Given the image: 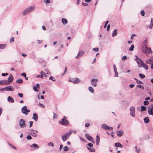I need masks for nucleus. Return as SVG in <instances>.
I'll list each match as a JSON object with an SVG mask.
<instances>
[{
    "instance_id": "nucleus-1",
    "label": "nucleus",
    "mask_w": 153,
    "mask_h": 153,
    "mask_svg": "<svg viewBox=\"0 0 153 153\" xmlns=\"http://www.w3.org/2000/svg\"><path fill=\"white\" fill-rule=\"evenodd\" d=\"M143 45L142 46V51L147 55L148 54H152V51H151V48L147 47V42L146 40H145L143 42Z\"/></svg>"
},
{
    "instance_id": "nucleus-2",
    "label": "nucleus",
    "mask_w": 153,
    "mask_h": 153,
    "mask_svg": "<svg viewBox=\"0 0 153 153\" xmlns=\"http://www.w3.org/2000/svg\"><path fill=\"white\" fill-rule=\"evenodd\" d=\"M35 10V7L31 6L25 9L22 12V14L23 16H25Z\"/></svg>"
},
{
    "instance_id": "nucleus-3",
    "label": "nucleus",
    "mask_w": 153,
    "mask_h": 153,
    "mask_svg": "<svg viewBox=\"0 0 153 153\" xmlns=\"http://www.w3.org/2000/svg\"><path fill=\"white\" fill-rule=\"evenodd\" d=\"M72 133V130H70L68 132L64 134L62 137V140L64 142L65 141L68 139L69 137Z\"/></svg>"
},
{
    "instance_id": "nucleus-4",
    "label": "nucleus",
    "mask_w": 153,
    "mask_h": 153,
    "mask_svg": "<svg viewBox=\"0 0 153 153\" xmlns=\"http://www.w3.org/2000/svg\"><path fill=\"white\" fill-rule=\"evenodd\" d=\"M66 118V117L64 116L61 120L59 121V123L64 126H66L68 125L69 122L68 120L65 119Z\"/></svg>"
},
{
    "instance_id": "nucleus-5",
    "label": "nucleus",
    "mask_w": 153,
    "mask_h": 153,
    "mask_svg": "<svg viewBox=\"0 0 153 153\" xmlns=\"http://www.w3.org/2000/svg\"><path fill=\"white\" fill-rule=\"evenodd\" d=\"M21 111L22 112L26 115H27L30 111L29 110L27 109V107L26 106H24L22 108Z\"/></svg>"
},
{
    "instance_id": "nucleus-6",
    "label": "nucleus",
    "mask_w": 153,
    "mask_h": 153,
    "mask_svg": "<svg viewBox=\"0 0 153 153\" xmlns=\"http://www.w3.org/2000/svg\"><path fill=\"white\" fill-rule=\"evenodd\" d=\"M25 122V121L23 119H21L20 120L19 123V125L20 128H24L26 126Z\"/></svg>"
},
{
    "instance_id": "nucleus-7",
    "label": "nucleus",
    "mask_w": 153,
    "mask_h": 153,
    "mask_svg": "<svg viewBox=\"0 0 153 153\" xmlns=\"http://www.w3.org/2000/svg\"><path fill=\"white\" fill-rule=\"evenodd\" d=\"M102 128L105 130H111L113 128L112 127H109L106 125L105 124H102L101 126Z\"/></svg>"
},
{
    "instance_id": "nucleus-8",
    "label": "nucleus",
    "mask_w": 153,
    "mask_h": 153,
    "mask_svg": "<svg viewBox=\"0 0 153 153\" xmlns=\"http://www.w3.org/2000/svg\"><path fill=\"white\" fill-rule=\"evenodd\" d=\"M85 52L83 51H79L77 55L75 57V58L76 59H78L81 57L84 54Z\"/></svg>"
},
{
    "instance_id": "nucleus-9",
    "label": "nucleus",
    "mask_w": 153,
    "mask_h": 153,
    "mask_svg": "<svg viewBox=\"0 0 153 153\" xmlns=\"http://www.w3.org/2000/svg\"><path fill=\"white\" fill-rule=\"evenodd\" d=\"M13 77L12 74H10L8 80H7L8 85L10 84V83L13 81Z\"/></svg>"
},
{
    "instance_id": "nucleus-10",
    "label": "nucleus",
    "mask_w": 153,
    "mask_h": 153,
    "mask_svg": "<svg viewBox=\"0 0 153 153\" xmlns=\"http://www.w3.org/2000/svg\"><path fill=\"white\" fill-rule=\"evenodd\" d=\"M85 136L87 139L89 140H90L91 142L93 143H94L93 137L90 136L88 134H85Z\"/></svg>"
},
{
    "instance_id": "nucleus-11",
    "label": "nucleus",
    "mask_w": 153,
    "mask_h": 153,
    "mask_svg": "<svg viewBox=\"0 0 153 153\" xmlns=\"http://www.w3.org/2000/svg\"><path fill=\"white\" fill-rule=\"evenodd\" d=\"M98 81V80L97 79H92L91 80V83L92 85L94 87H96L97 86L96 83Z\"/></svg>"
},
{
    "instance_id": "nucleus-12",
    "label": "nucleus",
    "mask_w": 153,
    "mask_h": 153,
    "mask_svg": "<svg viewBox=\"0 0 153 153\" xmlns=\"http://www.w3.org/2000/svg\"><path fill=\"white\" fill-rule=\"evenodd\" d=\"M6 88V91H13L14 90L15 88L12 86H8L7 87H5Z\"/></svg>"
},
{
    "instance_id": "nucleus-13",
    "label": "nucleus",
    "mask_w": 153,
    "mask_h": 153,
    "mask_svg": "<svg viewBox=\"0 0 153 153\" xmlns=\"http://www.w3.org/2000/svg\"><path fill=\"white\" fill-rule=\"evenodd\" d=\"M140 62L141 63V64L143 66H140V67H143L146 70H148V66L144 62H143L142 60H140Z\"/></svg>"
},
{
    "instance_id": "nucleus-14",
    "label": "nucleus",
    "mask_w": 153,
    "mask_h": 153,
    "mask_svg": "<svg viewBox=\"0 0 153 153\" xmlns=\"http://www.w3.org/2000/svg\"><path fill=\"white\" fill-rule=\"evenodd\" d=\"M69 81L71 82H73L75 84L79 83L81 82V80L78 78H76L75 80H69Z\"/></svg>"
},
{
    "instance_id": "nucleus-15",
    "label": "nucleus",
    "mask_w": 153,
    "mask_h": 153,
    "mask_svg": "<svg viewBox=\"0 0 153 153\" xmlns=\"http://www.w3.org/2000/svg\"><path fill=\"white\" fill-rule=\"evenodd\" d=\"M95 139H96V145L97 146H98L99 145L100 141V137L98 135H97Z\"/></svg>"
},
{
    "instance_id": "nucleus-16",
    "label": "nucleus",
    "mask_w": 153,
    "mask_h": 153,
    "mask_svg": "<svg viewBox=\"0 0 153 153\" xmlns=\"http://www.w3.org/2000/svg\"><path fill=\"white\" fill-rule=\"evenodd\" d=\"M145 63L147 64H152L153 63V59H150L145 61Z\"/></svg>"
},
{
    "instance_id": "nucleus-17",
    "label": "nucleus",
    "mask_w": 153,
    "mask_h": 153,
    "mask_svg": "<svg viewBox=\"0 0 153 153\" xmlns=\"http://www.w3.org/2000/svg\"><path fill=\"white\" fill-rule=\"evenodd\" d=\"M32 119L36 121L38 119V116L36 113H34L33 114Z\"/></svg>"
},
{
    "instance_id": "nucleus-18",
    "label": "nucleus",
    "mask_w": 153,
    "mask_h": 153,
    "mask_svg": "<svg viewBox=\"0 0 153 153\" xmlns=\"http://www.w3.org/2000/svg\"><path fill=\"white\" fill-rule=\"evenodd\" d=\"M30 146L31 147H33L36 149H37L39 148L38 145L35 143L33 144L32 145H30Z\"/></svg>"
},
{
    "instance_id": "nucleus-19",
    "label": "nucleus",
    "mask_w": 153,
    "mask_h": 153,
    "mask_svg": "<svg viewBox=\"0 0 153 153\" xmlns=\"http://www.w3.org/2000/svg\"><path fill=\"white\" fill-rule=\"evenodd\" d=\"M117 29H115L113 31L112 34V37H114L117 34Z\"/></svg>"
},
{
    "instance_id": "nucleus-20",
    "label": "nucleus",
    "mask_w": 153,
    "mask_h": 153,
    "mask_svg": "<svg viewBox=\"0 0 153 153\" xmlns=\"http://www.w3.org/2000/svg\"><path fill=\"white\" fill-rule=\"evenodd\" d=\"M117 135L118 136L121 137L123 133V132L122 130H120L117 131Z\"/></svg>"
},
{
    "instance_id": "nucleus-21",
    "label": "nucleus",
    "mask_w": 153,
    "mask_h": 153,
    "mask_svg": "<svg viewBox=\"0 0 153 153\" xmlns=\"http://www.w3.org/2000/svg\"><path fill=\"white\" fill-rule=\"evenodd\" d=\"M115 146L117 147H120L122 148L123 147V145L119 143H115Z\"/></svg>"
},
{
    "instance_id": "nucleus-22",
    "label": "nucleus",
    "mask_w": 153,
    "mask_h": 153,
    "mask_svg": "<svg viewBox=\"0 0 153 153\" xmlns=\"http://www.w3.org/2000/svg\"><path fill=\"white\" fill-rule=\"evenodd\" d=\"M7 101L9 102H11L12 103L14 102L13 99L11 97H8L7 98Z\"/></svg>"
},
{
    "instance_id": "nucleus-23",
    "label": "nucleus",
    "mask_w": 153,
    "mask_h": 153,
    "mask_svg": "<svg viewBox=\"0 0 153 153\" xmlns=\"http://www.w3.org/2000/svg\"><path fill=\"white\" fill-rule=\"evenodd\" d=\"M134 60L137 62V64H140L139 61L140 62V60H141L138 58L137 56H135V58L134 59Z\"/></svg>"
},
{
    "instance_id": "nucleus-24",
    "label": "nucleus",
    "mask_w": 153,
    "mask_h": 153,
    "mask_svg": "<svg viewBox=\"0 0 153 153\" xmlns=\"http://www.w3.org/2000/svg\"><path fill=\"white\" fill-rule=\"evenodd\" d=\"M62 22L63 25H65L67 23L68 21L66 19L64 18H62Z\"/></svg>"
},
{
    "instance_id": "nucleus-25",
    "label": "nucleus",
    "mask_w": 153,
    "mask_h": 153,
    "mask_svg": "<svg viewBox=\"0 0 153 153\" xmlns=\"http://www.w3.org/2000/svg\"><path fill=\"white\" fill-rule=\"evenodd\" d=\"M0 82H2L1 84H3V85H8L7 80H1Z\"/></svg>"
},
{
    "instance_id": "nucleus-26",
    "label": "nucleus",
    "mask_w": 153,
    "mask_h": 153,
    "mask_svg": "<svg viewBox=\"0 0 153 153\" xmlns=\"http://www.w3.org/2000/svg\"><path fill=\"white\" fill-rule=\"evenodd\" d=\"M144 122L146 123H149V120L148 117H146L144 119Z\"/></svg>"
},
{
    "instance_id": "nucleus-27",
    "label": "nucleus",
    "mask_w": 153,
    "mask_h": 153,
    "mask_svg": "<svg viewBox=\"0 0 153 153\" xmlns=\"http://www.w3.org/2000/svg\"><path fill=\"white\" fill-rule=\"evenodd\" d=\"M87 148L90 152H94L95 151V150L94 148H91L87 146Z\"/></svg>"
},
{
    "instance_id": "nucleus-28",
    "label": "nucleus",
    "mask_w": 153,
    "mask_h": 153,
    "mask_svg": "<svg viewBox=\"0 0 153 153\" xmlns=\"http://www.w3.org/2000/svg\"><path fill=\"white\" fill-rule=\"evenodd\" d=\"M30 134L34 137H36L37 136V134L35 132H30Z\"/></svg>"
},
{
    "instance_id": "nucleus-29",
    "label": "nucleus",
    "mask_w": 153,
    "mask_h": 153,
    "mask_svg": "<svg viewBox=\"0 0 153 153\" xmlns=\"http://www.w3.org/2000/svg\"><path fill=\"white\" fill-rule=\"evenodd\" d=\"M148 112L149 114L153 116V110L148 108Z\"/></svg>"
},
{
    "instance_id": "nucleus-30",
    "label": "nucleus",
    "mask_w": 153,
    "mask_h": 153,
    "mask_svg": "<svg viewBox=\"0 0 153 153\" xmlns=\"http://www.w3.org/2000/svg\"><path fill=\"white\" fill-rule=\"evenodd\" d=\"M130 111L131 112H134L135 111V108L134 106H132L130 107L129 109Z\"/></svg>"
},
{
    "instance_id": "nucleus-31",
    "label": "nucleus",
    "mask_w": 153,
    "mask_h": 153,
    "mask_svg": "<svg viewBox=\"0 0 153 153\" xmlns=\"http://www.w3.org/2000/svg\"><path fill=\"white\" fill-rule=\"evenodd\" d=\"M88 90L89 91L93 93L94 92V89L91 86H90L88 88Z\"/></svg>"
},
{
    "instance_id": "nucleus-32",
    "label": "nucleus",
    "mask_w": 153,
    "mask_h": 153,
    "mask_svg": "<svg viewBox=\"0 0 153 153\" xmlns=\"http://www.w3.org/2000/svg\"><path fill=\"white\" fill-rule=\"evenodd\" d=\"M146 110V108L144 106H141V109L140 111H145Z\"/></svg>"
},
{
    "instance_id": "nucleus-33",
    "label": "nucleus",
    "mask_w": 153,
    "mask_h": 153,
    "mask_svg": "<svg viewBox=\"0 0 153 153\" xmlns=\"http://www.w3.org/2000/svg\"><path fill=\"white\" fill-rule=\"evenodd\" d=\"M6 45L4 44H0V49H4L6 47Z\"/></svg>"
},
{
    "instance_id": "nucleus-34",
    "label": "nucleus",
    "mask_w": 153,
    "mask_h": 153,
    "mask_svg": "<svg viewBox=\"0 0 153 153\" xmlns=\"http://www.w3.org/2000/svg\"><path fill=\"white\" fill-rule=\"evenodd\" d=\"M21 75L22 76H24L26 80H27L28 77H26V74L25 73H22L21 74Z\"/></svg>"
},
{
    "instance_id": "nucleus-35",
    "label": "nucleus",
    "mask_w": 153,
    "mask_h": 153,
    "mask_svg": "<svg viewBox=\"0 0 153 153\" xmlns=\"http://www.w3.org/2000/svg\"><path fill=\"white\" fill-rule=\"evenodd\" d=\"M16 82L19 83H21L23 82V80L22 79H19L16 81Z\"/></svg>"
},
{
    "instance_id": "nucleus-36",
    "label": "nucleus",
    "mask_w": 153,
    "mask_h": 153,
    "mask_svg": "<svg viewBox=\"0 0 153 153\" xmlns=\"http://www.w3.org/2000/svg\"><path fill=\"white\" fill-rule=\"evenodd\" d=\"M134 45H131V47L129 48V50L130 51H133L134 49Z\"/></svg>"
},
{
    "instance_id": "nucleus-37",
    "label": "nucleus",
    "mask_w": 153,
    "mask_h": 153,
    "mask_svg": "<svg viewBox=\"0 0 153 153\" xmlns=\"http://www.w3.org/2000/svg\"><path fill=\"white\" fill-rule=\"evenodd\" d=\"M140 77L142 79H143L145 77V75L143 74H139Z\"/></svg>"
},
{
    "instance_id": "nucleus-38",
    "label": "nucleus",
    "mask_w": 153,
    "mask_h": 153,
    "mask_svg": "<svg viewBox=\"0 0 153 153\" xmlns=\"http://www.w3.org/2000/svg\"><path fill=\"white\" fill-rule=\"evenodd\" d=\"M141 14L142 16H143L145 15V13L143 10H142L140 11Z\"/></svg>"
},
{
    "instance_id": "nucleus-39",
    "label": "nucleus",
    "mask_w": 153,
    "mask_h": 153,
    "mask_svg": "<svg viewBox=\"0 0 153 153\" xmlns=\"http://www.w3.org/2000/svg\"><path fill=\"white\" fill-rule=\"evenodd\" d=\"M8 145H9L12 148H13V149H16V148L13 145H12L9 143H8Z\"/></svg>"
},
{
    "instance_id": "nucleus-40",
    "label": "nucleus",
    "mask_w": 153,
    "mask_h": 153,
    "mask_svg": "<svg viewBox=\"0 0 153 153\" xmlns=\"http://www.w3.org/2000/svg\"><path fill=\"white\" fill-rule=\"evenodd\" d=\"M68 148L66 146L64 147L63 148V150L65 151H68Z\"/></svg>"
},
{
    "instance_id": "nucleus-41",
    "label": "nucleus",
    "mask_w": 153,
    "mask_h": 153,
    "mask_svg": "<svg viewBox=\"0 0 153 153\" xmlns=\"http://www.w3.org/2000/svg\"><path fill=\"white\" fill-rule=\"evenodd\" d=\"M40 74H42L43 76H44L45 77H47L46 75L45 74L44 72H43L42 71H41L40 72Z\"/></svg>"
},
{
    "instance_id": "nucleus-42",
    "label": "nucleus",
    "mask_w": 153,
    "mask_h": 153,
    "mask_svg": "<svg viewBox=\"0 0 153 153\" xmlns=\"http://www.w3.org/2000/svg\"><path fill=\"white\" fill-rule=\"evenodd\" d=\"M135 112H131L130 113V115L131 116L134 117H135Z\"/></svg>"
},
{
    "instance_id": "nucleus-43",
    "label": "nucleus",
    "mask_w": 153,
    "mask_h": 153,
    "mask_svg": "<svg viewBox=\"0 0 153 153\" xmlns=\"http://www.w3.org/2000/svg\"><path fill=\"white\" fill-rule=\"evenodd\" d=\"M137 86L138 88H140L141 89H144V87L140 85H138Z\"/></svg>"
},
{
    "instance_id": "nucleus-44",
    "label": "nucleus",
    "mask_w": 153,
    "mask_h": 153,
    "mask_svg": "<svg viewBox=\"0 0 153 153\" xmlns=\"http://www.w3.org/2000/svg\"><path fill=\"white\" fill-rule=\"evenodd\" d=\"M48 145L49 146H53V147H54V144H53V143L52 142H49L48 143Z\"/></svg>"
},
{
    "instance_id": "nucleus-45",
    "label": "nucleus",
    "mask_w": 153,
    "mask_h": 153,
    "mask_svg": "<svg viewBox=\"0 0 153 153\" xmlns=\"http://www.w3.org/2000/svg\"><path fill=\"white\" fill-rule=\"evenodd\" d=\"M135 148L136 149V152L137 153H139L140 152V150L139 149H138L137 148V146H135Z\"/></svg>"
},
{
    "instance_id": "nucleus-46",
    "label": "nucleus",
    "mask_w": 153,
    "mask_h": 153,
    "mask_svg": "<svg viewBox=\"0 0 153 153\" xmlns=\"http://www.w3.org/2000/svg\"><path fill=\"white\" fill-rule=\"evenodd\" d=\"M38 105L41 107L44 108L45 107V105L43 104H42L40 103H39Z\"/></svg>"
},
{
    "instance_id": "nucleus-47",
    "label": "nucleus",
    "mask_w": 153,
    "mask_h": 153,
    "mask_svg": "<svg viewBox=\"0 0 153 153\" xmlns=\"http://www.w3.org/2000/svg\"><path fill=\"white\" fill-rule=\"evenodd\" d=\"M14 42V38L13 37H12L10 39V42L12 43Z\"/></svg>"
},
{
    "instance_id": "nucleus-48",
    "label": "nucleus",
    "mask_w": 153,
    "mask_h": 153,
    "mask_svg": "<svg viewBox=\"0 0 153 153\" xmlns=\"http://www.w3.org/2000/svg\"><path fill=\"white\" fill-rule=\"evenodd\" d=\"M6 91V88L5 87L3 88H0V92H3Z\"/></svg>"
},
{
    "instance_id": "nucleus-49",
    "label": "nucleus",
    "mask_w": 153,
    "mask_h": 153,
    "mask_svg": "<svg viewBox=\"0 0 153 153\" xmlns=\"http://www.w3.org/2000/svg\"><path fill=\"white\" fill-rule=\"evenodd\" d=\"M148 109L153 110V105L151 104L149 106Z\"/></svg>"
},
{
    "instance_id": "nucleus-50",
    "label": "nucleus",
    "mask_w": 153,
    "mask_h": 153,
    "mask_svg": "<svg viewBox=\"0 0 153 153\" xmlns=\"http://www.w3.org/2000/svg\"><path fill=\"white\" fill-rule=\"evenodd\" d=\"M27 139L28 140H30L32 139V137L28 135L27 137Z\"/></svg>"
},
{
    "instance_id": "nucleus-51",
    "label": "nucleus",
    "mask_w": 153,
    "mask_h": 153,
    "mask_svg": "<svg viewBox=\"0 0 153 153\" xmlns=\"http://www.w3.org/2000/svg\"><path fill=\"white\" fill-rule=\"evenodd\" d=\"M87 146H89L90 147H92L93 146V145L92 143H88L87 145Z\"/></svg>"
},
{
    "instance_id": "nucleus-52",
    "label": "nucleus",
    "mask_w": 153,
    "mask_h": 153,
    "mask_svg": "<svg viewBox=\"0 0 153 153\" xmlns=\"http://www.w3.org/2000/svg\"><path fill=\"white\" fill-rule=\"evenodd\" d=\"M44 1L46 4H49L50 3V0H44Z\"/></svg>"
},
{
    "instance_id": "nucleus-53",
    "label": "nucleus",
    "mask_w": 153,
    "mask_h": 153,
    "mask_svg": "<svg viewBox=\"0 0 153 153\" xmlns=\"http://www.w3.org/2000/svg\"><path fill=\"white\" fill-rule=\"evenodd\" d=\"M33 89L35 91H38V90L36 88V86H33Z\"/></svg>"
},
{
    "instance_id": "nucleus-54",
    "label": "nucleus",
    "mask_w": 153,
    "mask_h": 153,
    "mask_svg": "<svg viewBox=\"0 0 153 153\" xmlns=\"http://www.w3.org/2000/svg\"><path fill=\"white\" fill-rule=\"evenodd\" d=\"M143 104L145 105H147L149 104V102L147 101H145L143 102Z\"/></svg>"
},
{
    "instance_id": "nucleus-55",
    "label": "nucleus",
    "mask_w": 153,
    "mask_h": 153,
    "mask_svg": "<svg viewBox=\"0 0 153 153\" xmlns=\"http://www.w3.org/2000/svg\"><path fill=\"white\" fill-rule=\"evenodd\" d=\"M49 79H51L52 80L54 81H55V79H54V78L52 76H50V77L49 78Z\"/></svg>"
},
{
    "instance_id": "nucleus-56",
    "label": "nucleus",
    "mask_w": 153,
    "mask_h": 153,
    "mask_svg": "<svg viewBox=\"0 0 153 153\" xmlns=\"http://www.w3.org/2000/svg\"><path fill=\"white\" fill-rule=\"evenodd\" d=\"M92 50L96 51H99V48H94Z\"/></svg>"
},
{
    "instance_id": "nucleus-57",
    "label": "nucleus",
    "mask_w": 153,
    "mask_h": 153,
    "mask_svg": "<svg viewBox=\"0 0 153 153\" xmlns=\"http://www.w3.org/2000/svg\"><path fill=\"white\" fill-rule=\"evenodd\" d=\"M57 114H56L55 113H54V115L53 116V119H56V118H57Z\"/></svg>"
},
{
    "instance_id": "nucleus-58",
    "label": "nucleus",
    "mask_w": 153,
    "mask_h": 153,
    "mask_svg": "<svg viewBox=\"0 0 153 153\" xmlns=\"http://www.w3.org/2000/svg\"><path fill=\"white\" fill-rule=\"evenodd\" d=\"M136 82L138 84H143V82L142 81L139 80H137Z\"/></svg>"
},
{
    "instance_id": "nucleus-59",
    "label": "nucleus",
    "mask_w": 153,
    "mask_h": 153,
    "mask_svg": "<svg viewBox=\"0 0 153 153\" xmlns=\"http://www.w3.org/2000/svg\"><path fill=\"white\" fill-rule=\"evenodd\" d=\"M18 95L21 98H22L23 97V94L22 93H18Z\"/></svg>"
},
{
    "instance_id": "nucleus-60",
    "label": "nucleus",
    "mask_w": 153,
    "mask_h": 153,
    "mask_svg": "<svg viewBox=\"0 0 153 153\" xmlns=\"http://www.w3.org/2000/svg\"><path fill=\"white\" fill-rule=\"evenodd\" d=\"M109 21H107L106 22H105L104 26V28H105L107 26V25Z\"/></svg>"
},
{
    "instance_id": "nucleus-61",
    "label": "nucleus",
    "mask_w": 153,
    "mask_h": 153,
    "mask_svg": "<svg viewBox=\"0 0 153 153\" xmlns=\"http://www.w3.org/2000/svg\"><path fill=\"white\" fill-rule=\"evenodd\" d=\"M2 76H6L8 75V74L7 73H2L1 74Z\"/></svg>"
},
{
    "instance_id": "nucleus-62",
    "label": "nucleus",
    "mask_w": 153,
    "mask_h": 153,
    "mask_svg": "<svg viewBox=\"0 0 153 153\" xmlns=\"http://www.w3.org/2000/svg\"><path fill=\"white\" fill-rule=\"evenodd\" d=\"M110 24H109L108 25L107 28V31H108L110 30Z\"/></svg>"
},
{
    "instance_id": "nucleus-63",
    "label": "nucleus",
    "mask_w": 153,
    "mask_h": 153,
    "mask_svg": "<svg viewBox=\"0 0 153 153\" xmlns=\"http://www.w3.org/2000/svg\"><path fill=\"white\" fill-rule=\"evenodd\" d=\"M127 59V57L126 56H124L122 57V60H125L126 59Z\"/></svg>"
},
{
    "instance_id": "nucleus-64",
    "label": "nucleus",
    "mask_w": 153,
    "mask_h": 153,
    "mask_svg": "<svg viewBox=\"0 0 153 153\" xmlns=\"http://www.w3.org/2000/svg\"><path fill=\"white\" fill-rule=\"evenodd\" d=\"M33 123V121H31L30 122V125L29 126L30 127H31L32 126Z\"/></svg>"
}]
</instances>
